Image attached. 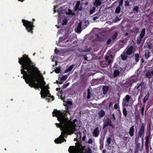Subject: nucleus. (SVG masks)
<instances>
[{"label":"nucleus","mask_w":153,"mask_h":153,"mask_svg":"<svg viewBox=\"0 0 153 153\" xmlns=\"http://www.w3.org/2000/svg\"><path fill=\"white\" fill-rule=\"evenodd\" d=\"M66 104L68 105H72V103L70 101H67L66 102Z\"/></svg>","instance_id":"c03bdc74"},{"label":"nucleus","mask_w":153,"mask_h":153,"mask_svg":"<svg viewBox=\"0 0 153 153\" xmlns=\"http://www.w3.org/2000/svg\"><path fill=\"white\" fill-rule=\"evenodd\" d=\"M101 4V0H95L94 4L96 7H97L100 6Z\"/></svg>","instance_id":"dca6fc26"},{"label":"nucleus","mask_w":153,"mask_h":153,"mask_svg":"<svg viewBox=\"0 0 153 153\" xmlns=\"http://www.w3.org/2000/svg\"><path fill=\"white\" fill-rule=\"evenodd\" d=\"M106 142L108 146L109 145L111 142V138L110 137H106Z\"/></svg>","instance_id":"c85d7f7f"},{"label":"nucleus","mask_w":153,"mask_h":153,"mask_svg":"<svg viewBox=\"0 0 153 153\" xmlns=\"http://www.w3.org/2000/svg\"><path fill=\"white\" fill-rule=\"evenodd\" d=\"M127 55L126 53H123V54H122L121 56L122 59L124 60H126L127 57Z\"/></svg>","instance_id":"cd10ccee"},{"label":"nucleus","mask_w":153,"mask_h":153,"mask_svg":"<svg viewBox=\"0 0 153 153\" xmlns=\"http://www.w3.org/2000/svg\"><path fill=\"white\" fill-rule=\"evenodd\" d=\"M105 59L106 61H108V63L106 64L104 62H101L100 63V65L102 67H104L106 66L107 64H111L113 62L112 57L111 55L106 56Z\"/></svg>","instance_id":"423d86ee"},{"label":"nucleus","mask_w":153,"mask_h":153,"mask_svg":"<svg viewBox=\"0 0 153 153\" xmlns=\"http://www.w3.org/2000/svg\"><path fill=\"white\" fill-rule=\"evenodd\" d=\"M125 5L127 6H129V2L128 1H125Z\"/></svg>","instance_id":"de8ad7c7"},{"label":"nucleus","mask_w":153,"mask_h":153,"mask_svg":"<svg viewBox=\"0 0 153 153\" xmlns=\"http://www.w3.org/2000/svg\"><path fill=\"white\" fill-rule=\"evenodd\" d=\"M91 97V92L90 89H88L87 90V98L88 99H89Z\"/></svg>","instance_id":"473e14b6"},{"label":"nucleus","mask_w":153,"mask_h":153,"mask_svg":"<svg viewBox=\"0 0 153 153\" xmlns=\"http://www.w3.org/2000/svg\"><path fill=\"white\" fill-rule=\"evenodd\" d=\"M63 101L64 102H65L64 99H63Z\"/></svg>","instance_id":"680f3d73"},{"label":"nucleus","mask_w":153,"mask_h":153,"mask_svg":"<svg viewBox=\"0 0 153 153\" xmlns=\"http://www.w3.org/2000/svg\"><path fill=\"white\" fill-rule=\"evenodd\" d=\"M149 136H147L145 137V139L146 140V142H149Z\"/></svg>","instance_id":"79ce46f5"},{"label":"nucleus","mask_w":153,"mask_h":153,"mask_svg":"<svg viewBox=\"0 0 153 153\" xmlns=\"http://www.w3.org/2000/svg\"><path fill=\"white\" fill-rule=\"evenodd\" d=\"M150 143V142H145V146L146 147V149L147 150H148L149 149V143Z\"/></svg>","instance_id":"a19ab883"},{"label":"nucleus","mask_w":153,"mask_h":153,"mask_svg":"<svg viewBox=\"0 0 153 153\" xmlns=\"http://www.w3.org/2000/svg\"><path fill=\"white\" fill-rule=\"evenodd\" d=\"M19 1H21L22 2H23L24 1V0H18Z\"/></svg>","instance_id":"13d9d810"},{"label":"nucleus","mask_w":153,"mask_h":153,"mask_svg":"<svg viewBox=\"0 0 153 153\" xmlns=\"http://www.w3.org/2000/svg\"><path fill=\"white\" fill-rule=\"evenodd\" d=\"M56 90H58V88H57L56 89Z\"/></svg>","instance_id":"338daca9"},{"label":"nucleus","mask_w":153,"mask_h":153,"mask_svg":"<svg viewBox=\"0 0 153 153\" xmlns=\"http://www.w3.org/2000/svg\"><path fill=\"white\" fill-rule=\"evenodd\" d=\"M139 55L138 54H136L135 55V59L136 61L137 62L138 61V58Z\"/></svg>","instance_id":"4c0bfd02"},{"label":"nucleus","mask_w":153,"mask_h":153,"mask_svg":"<svg viewBox=\"0 0 153 153\" xmlns=\"http://www.w3.org/2000/svg\"><path fill=\"white\" fill-rule=\"evenodd\" d=\"M56 7L55 6H54V8H53V9L54 10V13H55V12H56V11H55V9Z\"/></svg>","instance_id":"6e6d98bb"},{"label":"nucleus","mask_w":153,"mask_h":153,"mask_svg":"<svg viewBox=\"0 0 153 153\" xmlns=\"http://www.w3.org/2000/svg\"><path fill=\"white\" fill-rule=\"evenodd\" d=\"M19 62L22 65V69L21 72L23 74V78L26 82L27 84L29 83V85L31 87L41 88L42 98L50 97L52 98L51 100H53V97L50 96L49 90L47 89L45 86V82L41 79L42 76L40 74V71L37 68L34 67L28 57L26 55H23L21 59L19 58Z\"/></svg>","instance_id":"f257e3e1"},{"label":"nucleus","mask_w":153,"mask_h":153,"mask_svg":"<svg viewBox=\"0 0 153 153\" xmlns=\"http://www.w3.org/2000/svg\"><path fill=\"white\" fill-rule=\"evenodd\" d=\"M112 118H113V120H114V121L115 120V116H114V114H112Z\"/></svg>","instance_id":"603ef678"},{"label":"nucleus","mask_w":153,"mask_h":153,"mask_svg":"<svg viewBox=\"0 0 153 153\" xmlns=\"http://www.w3.org/2000/svg\"><path fill=\"white\" fill-rule=\"evenodd\" d=\"M145 85L143 82L137 84V85L134 88V94L137 95L139 92H141L143 89L145 88Z\"/></svg>","instance_id":"20e7f679"},{"label":"nucleus","mask_w":153,"mask_h":153,"mask_svg":"<svg viewBox=\"0 0 153 153\" xmlns=\"http://www.w3.org/2000/svg\"><path fill=\"white\" fill-rule=\"evenodd\" d=\"M62 8L60 7L59 8V10H57V12L58 13V14H59V16H58V20H60V17L59 16H60V14L62 13ZM59 22V21H58V22Z\"/></svg>","instance_id":"c756f323"},{"label":"nucleus","mask_w":153,"mask_h":153,"mask_svg":"<svg viewBox=\"0 0 153 153\" xmlns=\"http://www.w3.org/2000/svg\"><path fill=\"white\" fill-rule=\"evenodd\" d=\"M105 114V112L103 110H101L99 111L98 113V115L99 118H100L103 117Z\"/></svg>","instance_id":"f3484780"},{"label":"nucleus","mask_w":153,"mask_h":153,"mask_svg":"<svg viewBox=\"0 0 153 153\" xmlns=\"http://www.w3.org/2000/svg\"><path fill=\"white\" fill-rule=\"evenodd\" d=\"M100 131L98 128H95L93 132V136L95 137H97L99 135Z\"/></svg>","instance_id":"ddd939ff"},{"label":"nucleus","mask_w":153,"mask_h":153,"mask_svg":"<svg viewBox=\"0 0 153 153\" xmlns=\"http://www.w3.org/2000/svg\"><path fill=\"white\" fill-rule=\"evenodd\" d=\"M22 21L23 25L26 27V28L28 32L32 33V30L33 27V24L31 22H29L23 19Z\"/></svg>","instance_id":"39448f33"},{"label":"nucleus","mask_w":153,"mask_h":153,"mask_svg":"<svg viewBox=\"0 0 153 153\" xmlns=\"http://www.w3.org/2000/svg\"><path fill=\"white\" fill-rule=\"evenodd\" d=\"M64 40L62 38H60L58 42V43L57 44V45L61 47H65L68 44H66V42H68V41L66 40L64 41Z\"/></svg>","instance_id":"6e6552de"},{"label":"nucleus","mask_w":153,"mask_h":153,"mask_svg":"<svg viewBox=\"0 0 153 153\" xmlns=\"http://www.w3.org/2000/svg\"><path fill=\"white\" fill-rule=\"evenodd\" d=\"M145 30H146L144 28L142 30L141 32V33L140 35V36L141 37H142L143 38V37L145 36Z\"/></svg>","instance_id":"b1692460"},{"label":"nucleus","mask_w":153,"mask_h":153,"mask_svg":"<svg viewBox=\"0 0 153 153\" xmlns=\"http://www.w3.org/2000/svg\"><path fill=\"white\" fill-rule=\"evenodd\" d=\"M134 126H132L130 128L129 132L130 135L132 137L134 135Z\"/></svg>","instance_id":"a211bd4d"},{"label":"nucleus","mask_w":153,"mask_h":153,"mask_svg":"<svg viewBox=\"0 0 153 153\" xmlns=\"http://www.w3.org/2000/svg\"><path fill=\"white\" fill-rule=\"evenodd\" d=\"M108 89V88L107 86H104L102 88V90L103 93L104 94H106L107 93Z\"/></svg>","instance_id":"4be33fe9"},{"label":"nucleus","mask_w":153,"mask_h":153,"mask_svg":"<svg viewBox=\"0 0 153 153\" xmlns=\"http://www.w3.org/2000/svg\"><path fill=\"white\" fill-rule=\"evenodd\" d=\"M126 107H123V115L125 117H126L127 115V113L126 110V109L125 108Z\"/></svg>","instance_id":"5701e85b"},{"label":"nucleus","mask_w":153,"mask_h":153,"mask_svg":"<svg viewBox=\"0 0 153 153\" xmlns=\"http://www.w3.org/2000/svg\"><path fill=\"white\" fill-rule=\"evenodd\" d=\"M133 47L131 46L129 48H126L124 51V53H126V55H130L133 52Z\"/></svg>","instance_id":"9b49d317"},{"label":"nucleus","mask_w":153,"mask_h":153,"mask_svg":"<svg viewBox=\"0 0 153 153\" xmlns=\"http://www.w3.org/2000/svg\"><path fill=\"white\" fill-rule=\"evenodd\" d=\"M118 19V17H116V19Z\"/></svg>","instance_id":"052dcab7"},{"label":"nucleus","mask_w":153,"mask_h":153,"mask_svg":"<svg viewBox=\"0 0 153 153\" xmlns=\"http://www.w3.org/2000/svg\"><path fill=\"white\" fill-rule=\"evenodd\" d=\"M100 15L101 13L100 12L95 15V17H94L93 18V20L94 21L96 20L100 16Z\"/></svg>","instance_id":"aec40b11"},{"label":"nucleus","mask_w":153,"mask_h":153,"mask_svg":"<svg viewBox=\"0 0 153 153\" xmlns=\"http://www.w3.org/2000/svg\"><path fill=\"white\" fill-rule=\"evenodd\" d=\"M110 126L111 127L113 126L112 124V123L110 120L109 118H107L104 121L103 127V128H104L106 126Z\"/></svg>","instance_id":"9d476101"},{"label":"nucleus","mask_w":153,"mask_h":153,"mask_svg":"<svg viewBox=\"0 0 153 153\" xmlns=\"http://www.w3.org/2000/svg\"><path fill=\"white\" fill-rule=\"evenodd\" d=\"M150 52L148 50H147L145 52V56L147 59L150 57Z\"/></svg>","instance_id":"bb28decb"},{"label":"nucleus","mask_w":153,"mask_h":153,"mask_svg":"<svg viewBox=\"0 0 153 153\" xmlns=\"http://www.w3.org/2000/svg\"><path fill=\"white\" fill-rule=\"evenodd\" d=\"M120 6H118L116 8L115 12L116 13L118 14L120 13Z\"/></svg>","instance_id":"7c9ffc66"},{"label":"nucleus","mask_w":153,"mask_h":153,"mask_svg":"<svg viewBox=\"0 0 153 153\" xmlns=\"http://www.w3.org/2000/svg\"><path fill=\"white\" fill-rule=\"evenodd\" d=\"M94 142V140H93L91 139H90L88 141V142L89 144H91Z\"/></svg>","instance_id":"49530a36"},{"label":"nucleus","mask_w":153,"mask_h":153,"mask_svg":"<svg viewBox=\"0 0 153 153\" xmlns=\"http://www.w3.org/2000/svg\"><path fill=\"white\" fill-rule=\"evenodd\" d=\"M81 22H80L78 24L77 28L75 29L76 32L79 33L81 31Z\"/></svg>","instance_id":"2eb2a0df"},{"label":"nucleus","mask_w":153,"mask_h":153,"mask_svg":"<svg viewBox=\"0 0 153 153\" xmlns=\"http://www.w3.org/2000/svg\"><path fill=\"white\" fill-rule=\"evenodd\" d=\"M67 114V112L62 113L56 110H54L53 112V116H55L57 117L59 122V124L56 123V125L57 127L60 128V130L62 131V134H65L66 133L71 134L75 131L76 125L75 123L77 120L76 119L73 121L69 120L66 117Z\"/></svg>","instance_id":"f03ea898"},{"label":"nucleus","mask_w":153,"mask_h":153,"mask_svg":"<svg viewBox=\"0 0 153 153\" xmlns=\"http://www.w3.org/2000/svg\"><path fill=\"white\" fill-rule=\"evenodd\" d=\"M75 134L77 135L76 137L78 138H79L81 137V134L80 133V131L79 130H77L76 131H75Z\"/></svg>","instance_id":"412c9836"},{"label":"nucleus","mask_w":153,"mask_h":153,"mask_svg":"<svg viewBox=\"0 0 153 153\" xmlns=\"http://www.w3.org/2000/svg\"><path fill=\"white\" fill-rule=\"evenodd\" d=\"M66 141V140L64 139V137L61 135L58 138L54 140V142L56 143H59Z\"/></svg>","instance_id":"1a4fd4ad"},{"label":"nucleus","mask_w":153,"mask_h":153,"mask_svg":"<svg viewBox=\"0 0 153 153\" xmlns=\"http://www.w3.org/2000/svg\"><path fill=\"white\" fill-rule=\"evenodd\" d=\"M117 36V33L115 32L114 35L112 36V39L113 40L115 39Z\"/></svg>","instance_id":"58836bf2"},{"label":"nucleus","mask_w":153,"mask_h":153,"mask_svg":"<svg viewBox=\"0 0 153 153\" xmlns=\"http://www.w3.org/2000/svg\"><path fill=\"white\" fill-rule=\"evenodd\" d=\"M114 107L115 109H117L118 108V105L117 104H115L114 105Z\"/></svg>","instance_id":"3c124183"},{"label":"nucleus","mask_w":153,"mask_h":153,"mask_svg":"<svg viewBox=\"0 0 153 153\" xmlns=\"http://www.w3.org/2000/svg\"><path fill=\"white\" fill-rule=\"evenodd\" d=\"M139 7L137 6H135L133 8V10L134 11H135L136 12H138V10Z\"/></svg>","instance_id":"ea45409f"},{"label":"nucleus","mask_w":153,"mask_h":153,"mask_svg":"<svg viewBox=\"0 0 153 153\" xmlns=\"http://www.w3.org/2000/svg\"><path fill=\"white\" fill-rule=\"evenodd\" d=\"M96 8L95 7H93L90 10V13L92 14L95 10Z\"/></svg>","instance_id":"e433bc0d"},{"label":"nucleus","mask_w":153,"mask_h":153,"mask_svg":"<svg viewBox=\"0 0 153 153\" xmlns=\"http://www.w3.org/2000/svg\"><path fill=\"white\" fill-rule=\"evenodd\" d=\"M128 35V33H126V35Z\"/></svg>","instance_id":"0e129e2a"},{"label":"nucleus","mask_w":153,"mask_h":153,"mask_svg":"<svg viewBox=\"0 0 153 153\" xmlns=\"http://www.w3.org/2000/svg\"><path fill=\"white\" fill-rule=\"evenodd\" d=\"M143 142H144V139L143 137L142 139V145H143Z\"/></svg>","instance_id":"864d4df0"},{"label":"nucleus","mask_w":153,"mask_h":153,"mask_svg":"<svg viewBox=\"0 0 153 153\" xmlns=\"http://www.w3.org/2000/svg\"><path fill=\"white\" fill-rule=\"evenodd\" d=\"M55 52H56V49L55 50Z\"/></svg>","instance_id":"bf43d9fd"},{"label":"nucleus","mask_w":153,"mask_h":153,"mask_svg":"<svg viewBox=\"0 0 153 153\" xmlns=\"http://www.w3.org/2000/svg\"><path fill=\"white\" fill-rule=\"evenodd\" d=\"M70 153H92V150L88 146L81 145L74 147L71 146L68 149Z\"/></svg>","instance_id":"7ed1b4c3"},{"label":"nucleus","mask_w":153,"mask_h":153,"mask_svg":"<svg viewBox=\"0 0 153 153\" xmlns=\"http://www.w3.org/2000/svg\"><path fill=\"white\" fill-rule=\"evenodd\" d=\"M144 110V107L143 106L141 109V113L143 115V111Z\"/></svg>","instance_id":"09e8293b"},{"label":"nucleus","mask_w":153,"mask_h":153,"mask_svg":"<svg viewBox=\"0 0 153 153\" xmlns=\"http://www.w3.org/2000/svg\"><path fill=\"white\" fill-rule=\"evenodd\" d=\"M131 100V97L128 95H127L123 99L122 105L123 107H126L130 103Z\"/></svg>","instance_id":"0eeeda50"},{"label":"nucleus","mask_w":153,"mask_h":153,"mask_svg":"<svg viewBox=\"0 0 153 153\" xmlns=\"http://www.w3.org/2000/svg\"><path fill=\"white\" fill-rule=\"evenodd\" d=\"M67 24V22H63V23L62 24V25H66Z\"/></svg>","instance_id":"5fc2aeb1"},{"label":"nucleus","mask_w":153,"mask_h":153,"mask_svg":"<svg viewBox=\"0 0 153 153\" xmlns=\"http://www.w3.org/2000/svg\"><path fill=\"white\" fill-rule=\"evenodd\" d=\"M80 3V2L79 1L77 2L75 8V11L77 10L78 9Z\"/></svg>","instance_id":"72a5a7b5"},{"label":"nucleus","mask_w":153,"mask_h":153,"mask_svg":"<svg viewBox=\"0 0 153 153\" xmlns=\"http://www.w3.org/2000/svg\"><path fill=\"white\" fill-rule=\"evenodd\" d=\"M149 93H148L144 97L143 100V102L144 104H145L146 102L147 101V100H148L149 97Z\"/></svg>","instance_id":"6ab92c4d"},{"label":"nucleus","mask_w":153,"mask_h":153,"mask_svg":"<svg viewBox=\"0 0 153 153\" xmlns=\"http://www.w3.org/2000/svg\"><path fill=\"white\" fill-rule=\"evenodd\" d=\"M79 10H81V9H79Z\"/></svg>","instance_id":"774afa93"},{"label":"nucleus","mask_w":153,"mask_h":153,"mask_svg":"<svg viewBox=\"0 0 153 153\" xmlns=\"http://www.w3.org/2000/svg\"><path fill=\"white\" fill-rule=\"evenodd\" d=\"M152 76H153V70L147 72L146 74V77L149 79Z\"/></svg>","instance_id":"4468645a"},{"label":"nucleus","mask_w":153,"mask_h":153,"mask_svg":"<svg viewBox=\"0 0 153 153\" xmlns=\"http://www.w3.org/2000/svg\"><path fill=\"white\" fill-rule=\"evenodd\" d=\"M119 74V71L117 70H115L114 73V77H115L118 76Z\"/></svg>","instance_id":"393cba45"},{"label":"nucleus","mask_w":153,"mask_h":153,"mask_svg":"<svg viewBox=\"0 0 153 153\" xmlns=\"http://www.w3.org/2000/svg\"><path fill=\"white\" fill-rule=\"evenodd\" d=\"M124 44L125 43L124 40L120 41L118 44L119 45H121V46L120 47H122L123 46V45H124Z\"/></svg>","instance_id":"f704fd0d"},{"label":"nucleus","mask_w":153,"mask_h":153,"mask_svg":"<svg viewBox=\"0 0 153 153\" xmlns=\"http://www.w3.org/2000/svg\"><path fill=\"white\" fill-rule=\"evenodd\" d=\"M149 49H150V47H149Z\"/></svg>","instance_id":"e2e57ef3"},{"label":"nucleus","mask_w":153,"mask_h":153,"mask_svg":"<svg viewBox=\"0 0 153 153\" xmlns=\"http://www.w3.org/2000/svg\"><path fill=\"white\" fill-rule=\"evenodd\" d=\"M73 66V65H71L68 69H67L65 71V73H67L69 71H71L72 69Z\"/></svg>","instance_id":"a878e982"},{"label":"nucleus","mask_w":153,"mask_h":153,"mask_svg":"<svg viewBox=\"0 0 153 153\" xmlns=\"http://www.w3.org/2000/svg\"><path fill=\"white\" fill-rule=\"evenodd\" d=\"M139 97H140L141 98H142V95H141V94H140Z\"/></svg>","instance_id":"4d7b16f0"},{"label":"nucleus","mask_w":153,"mask_h":153,"mask_svg":"<svg viewBox=\"0 0 153 153\" xmlns=\"http://www.w3.org/2000/svg\"><path fill=\"white\" fill-rule=\"evenodd\" d=\"M67 76L66 75H64L62 76L60 78V80L61 81H65L67 78Z\"/></svg>","instance_id":"c9c22d12"},{"label":"nucleus","mask_w":153,"mask_h":153,"mask_svg":"<svg viewBox=\"0 0 153 153\" xmlns=\"http://www.w3.org/2000/svg\"><path fill=\"white\" fill-rule=\"evenodd\" d=\"M60 68H56L55 70V71L56 73H59L60 71Z\"/></svg>","instance_id":"37998d69"},{"label":"nucleus","mask_w":153,"mask_h":153,"mask_svg":"<svg viewBox=\"0 0 153 153\" xmlns=\"http://www.w3.org/2000/svg\"><path fill=\"white\" fill-rule=\"evenodd\" d=\"M139 136L141 137L144 134V126L143 124H142L140 129L139 130Z\"/></svg>","instance_id":"f8f14e48"},{"label":"nucleus","mask_w":153,"mask_h":153,"mask_svg":"<svg viewBox=\"0 0 153 153\" xmlns=\"http://www.w3.org/2000/svg\"><path fill=\"white\" fill-rule=\"evenodd\" d=\"M143 38L141 37L140 36L138 37L137 38V42L138 44H140L141 43V41L142 40V39Z\"/></svg>","instance_id":"2f4dec72"},{"label":"nucleus","mask_w":153,"mask_h":153,"mask_svg":"<svg viewBox=\"0 0 153 153\" xmlns=\"http://www.w3.org/2000/svg\"><path fill=\"white\" fill-rule=\"evenodd\" d=\"M35 53H34V54H33V56H34V55H35Z\"/></svg>","instance_id":"69168bd1"},{"label":"nucleus","mask_w":153,"mask_h":153,"mask_svg":"<svg viewBox=\"0 0 153 153\" xmlns=\"http://www.w3.org/2000/svg\"><path fill=\"white\" fill-rule=\"evenodd\" d=\"M69 85V83H67L66 84H64L63 86V88H66Z\"/></svg>","instance_id":"a18cd8bd"},{"label":"nucleus","mask_w":153,"mask_h":153,"mask_svg":"<svg viewBox=\"0 0 153 153\" xmlns=\"http://www.w3.org/2000/svg\"><path fill=\"white\" fill-rule=\"evenodd\" d=\"M111 41V40L110 39H108L107 42V44L108 45L110 43Z\"/></svg>","instance_id":"8fccbe9b"}]
</instances>
